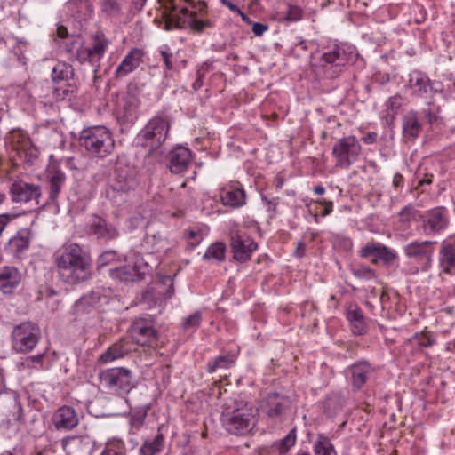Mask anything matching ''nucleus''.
I'll use <instances>...</instances> for the list:
<instances>
[{
	"label": "nucleus",
	"mask_w": 455,
	"mask_h": 455,
	"mask_svg": "<svg viewBox=\"0 0 455 455\" xmlns=\"http://www.w3.org/2000/svg\"><path fill=\"white\" fill-rule=\"evenodd\" d=\"M57 36L63 40L60 47L64 48L69 60H76L79 63L88 62L98 70L100 62L105 55L110 41L102 33H97L92 37V44H86L80 36H68L66 27L60 25L57 28Z\"/></svg>",
	"instance_id": "obj_2"
},
{
	"label": "nucleus",
	"mask_w": 455,
	"mask_h": 455,
	"mask_svg": "<svg viewBox=\"0 0 455 455\" xmlns=\"http://www.w3.org/2000/svg\"><path fill=\"white\" fill-rule=\"evenodd\" d=\"M412 340L416 341L419 347H432L435 343L432 333L426 329L421 332L415 333L412 337Z\"/></svg>",
	"instance_id": "obj_46"
},
{
	"label": "nucleus",
	"mask_w": 455,
	"mask_h": 455,
	"mask_svg": "<svg viewBox=\"0 0 455 455\" xmlns=\"http://www.w3.org/2000/svg\"><path fill=\"white\" fill-rule=\"evenodd\" d=\"M439 260L444 273L455 275V236H450L443 242Z\"/></svg>",
	"instance_id": "obj_25"
},
{
	"label": "nucleus",
	"mask_w": 455,
	"mask_h": 455,
	"mask_svg": "<svg viewBox=\"0 0 455 455\" xmlns=\"http://www.w3.org/2000/svg\"><path fill=\"white\" fill-rule=\"evenodd\" d=\"M46 178L50 186V198L55 200L64 186L66 176L55 164H52L47 169Z\"/></svg>",
	"instance_id": "obj_30"
},
{
	"label": "nucleus",
	"mask_w": 455,
	"mask_h": 455,
	"mask_svg": "<svg viewBox=\"0 0 455 455\" xmlns=\"http://www.w3.org/2000/svg\"><path fill=\"white\" fill-rule=\"evenodd\" d=\"M393 184L396 188L403 186V175L400 173H395L393 178Z\"/></svg>",
	"instance_id": "obj_58"
},
{
	"label": "nucleus",
	"mask_w": 455,
	"mask_h": 455,
	"mask_svg": "<svg viewBox=\"0 0 455 455\" xmlns=\"http://www.w3.org/2000/svg\"><path fill=\"white\" fill-rule=\"evenodd\" d=\"M306 206L315 223L319 222V214L325 217L333 211V203L326 199L310 200Z\"/></svg>",
	"instance_id": "obj_32"
},
{
	"label": "nucleus",
	"mask_w": 455,
	"mask_h": 455,
	"mask_svg": "<svg viewBox=\"0 0 455 455\" xmlns=\"http://www.w3.org/2000/svg\"><path fill=\"white\" fill-rule=\"evenodd\" d=\"M116 258V254L115 251H106L102 253L99 258V262L100 266H105L110 264Z\"/></svg>",
	"instance_id": "obj_55"
},
{
	"label": "nucleus",
	"mask_w": 455,
	"mask_h": 455,
	"mask_svg": "<svg viewBox=\"0 0 455 455\" xmlns=\"http://www.w3.org/2000/svg\"><path fill=\"white\" fill-rule=\"evenodd\" d=\"M159 52L162 56L163 61L164 63L165 68L167 70H172L173 69V63H172V53L170 52V49L167 45H164L160 48Z\"/></svg>",
	"instance_id": "obj_53"
},
{
	"label": "nucleus",
	"mask_w": 455,
	"mask_h": 455,
	"mask_svg": "<svg viewBox=\"0 0 455 455\" xmlns=\"http://www.w3.org/2000/svg\"><path fill=\"white\" fill-rule=\"evenodd\" d=\"M204 235L199 228H191L186 231V238L191 248L197 246L203 240Z\"/></svg>",
	"instance_id": "obj_47"
},
{
	"label": "nucleus",
	"mask_w": 455,
	"mask_h": 455,
	"mask_svg": "<svg viewBox=\"0 0 455 455\" xmlns=\"http://www.w3.org/2000/svg\"><path fill=\"white\" fill-rule=\"evenodd\" d=\"M165 437L158 432L154 438L145 440L139 449V455H157L164 445Z\"/></svg>",
	"instance_id": "obj_33"
},
{
	"label": "nucleus",
	"mask_w": 455,
	"mask_h": 455,
	"mask_svg": "<svg viewBox=\"0 0 455 455\" xmlns=\"http://www.w3.org/2000/svg\"><path fill=\"white\" fill-rule=\"evenodd\" d=\"M375 137H376V134L372 133V134H368L367 138L364 139V141L366 143H371L374 141L375 140Z\"/></svg>",
	"instance_id": "obj_62"
},
{
	"label": "nucleus",
	"mask_w": 455,
	"mask_h": 455,
	"mask_svg": "<svg viewBox=\"0 0 455 455\" xmlns=\"http://www.w3.org/2000/svg\"><path fill=\"white\" fill-rule=\"evenodd\" d=\"M296 430H291L288 435L283 439L275 442L272 448L276 450L280 454L286 453L291 447H293L296 443Z\"/></svg>",
	"instance_id": "obj_43"
},
{
	"label": "nucleus",
	"mask_w": 455,
	"mask_h": 455,
	"mask_svg": "<svg viewBox=\"0 0 455 455\" xmlns=\"http://www.w3.org/2000/svg\"><path fill=\"white\" fill-rule=\"evenodd\" d=\"M100 379L106 387L119 395L128 394L134 387L132 371L124 367L106 370Z\"/></svg>",
	"instance_id": "obj_9"
},
{
	"label": "nucleus",
	"mask_w": 455,
	"mask_h": 455,
	"mask_svg": "<svg viewBox=\"0 0 455 455\" xmlns=\"http://www.w3.org/2000/svg\"><path fill=\"white\" fill-rule=\"evenodd\" d=\"M4 373L3 371L0 369V394L4 390Z\"/></svg>",
	"instance_id": "obj_61"
},
{
	"label": "nucleus",
	"mask_w": 455,
	"mask_h": 455,
	"mask_svg": "<svg viewBox=\"0 0 455 455\" xmlns=\"http://www.w3.org/2000/svg\"><path fill=\"white\" fill-rule=\"evenodd\" d=\"M220 1L223 5L228 7L229 9V11H231L232 12L237 13L241 17V19L247 24L253 23L250 20V18L243 12H242V10L237 5L234 4L231 1H229V0H220Z\"/></svg>",
	"instance_id": "obj_52"
},
{
	"label": "nucleus",
	"mask_w": 455,
	"mask_h": 455,
	"mask_svg": "<svg viewBox=\"0 0 455 455\" xmlns=\"http://www.w3.org/2000/svg\"><path fill=\"white\" fill-rule=\"evenodd\" d=\"M9 147L23 162L31 163L37 157L38 151L32 144L30 138L23 131L12 130L10 133Z\"/></svg>",
	"instance_id": "obj_14"
},
{
	"label": "nucleus",
	"mask_w": 455,
	"mask_h": 455,
	"mask_svg": "<svg viewBox=\"0 0 455 455\" xmlns=\"http://www.w3.org/2000/svg\"><path fill=\"white\" fill-rule=\"evenodd\" d=\"M168 158L170 171L172 173H181L190 164L192 153L189 148L179 146L170 151Z\"/></svg>",
	"instance_id": "obj_22"
},
{
	"label": "nucleus",
	"mask_w": 455,
	"mask_h": 455,
	"mask_svg": "<svg viewBox=\"0 0 455 455\" xmlns=\"http://www.w3.org/2000/svg\"><path fill=\"white\" fill-rule=\"evenodd\" d=\"M263 200L266 201V203L269 205V207L273 205V211H275L276 203H273L272 201L267 200L266 197H263Z\"/></svg>",
	"instance_id": "obj_64"
},
{
	"label": "nucleus",
	"mask_w": 455,
	"mask_h": 455,
	"mask_svg": "<svg viewBox=\"0 0 455 455\" xmlns=\"http://www.w3.org/2000/svg\"><path fill=\"white\" fill-rule=\"evenodd\" d=\"M422 212L411 204L404 206L398 213L399 222L406 225L411 221H421Z\"/></svg>",
	"instance_id": "obj_41"
},
{
	"label": "nucleus",
	"mask_w": 455,
	"mask_h": 455,
	"mask_svg": "<svg viewBox=\"0 0 455 455\" xmlns=\"http://www.w3.org/2000/svg\"><path fill=\"white\" fill-rule=\"evenodd\" d=\"M151 269L152 267L142 256L135 255L130 263L109 269V275L113 279L128 283L142 279Z\"/></svg>",
	"instance_id": "obj_11"
},
{
	"label": "nucleus",
	"mask_w": 455,
	"mask_h": 455,
	"mask_svg": "<svg viewBox=\"0 0 455 455\" xmlns=\"http://www.w3.org/2000/svg\"><path fill=\"white\" fill-rule=\"evenodd\" d=\"M255 417V409L244 403L232 411L225 410L221 415V422L230 434L244 435L249 433L254 426Z\"/></svg>",
	"instance_id": "obj_5"
},
{
	"label": "nucleus",
	"mask_w": 455,
	"mask_h": 455,
	"mask_svg": "<svg viewBox=\"0 0 455 455\" xmlns=\"http://www.w3.org/2000/svg\"><path fill=\"white\" fill-rule=\"evenodd\" d=\"M353 275L363 280H371L376 278V273L374 270L368 267H360L353 269Z\"/></svg>",
	"instance_id": "obj_51"
},
{
	"label": "nucleus",
	"mask_w": 455,
	"mask_h": 455,
	"mask_svg": "<svg viewBox=\"0 0 455 455\" xmlns=\"http://www.w3.org/2000/svg\"><path fill=\"white\" fill-rule=\"evenodd\" d=\"M435 243L431 241H414L404 246L403 252L407 258L415 260L418 270L427 271L432 262Z\"/></svg>",
	"instance_id": "obj_13"
},
{
	"label": "nucleus",
	"mask_w": 455,
	"mask_h": 455,
	"mask_svg": "<svg viewBox=\"0 0 455 455\" xmlns=\"http://www.w3.org/2000/svg\"><path fill=\"white\" fill-rule=\"evenodd\" d=\"M162 8L165 30L190 28L196 32H202L213 26V23L205 18L207 6L204 2L163 0Z\"/></svg>",
	"instance_id": "obj_1"
},
{
	"label": "nucleus",
	"mask_w": 455,
	"mask_h": 455,
	"mask_svg": "<svg viewBox=\"0 0 455 455\" xmlns=\"http://www.w3.org/2000/svg\"><path fill=\"white\" fill-rule=\"evenodd\" d=\"M251 25H252V32L257 36H262L268 29V27L267 25L259 23V22H255V23H252Z\"/></svg>",
	"instance_id": "obj_57"
},
{
	"label": "nucleus",
	"mask_w": 455,
	"mask_h": 455,
	"mask_svg": "<svg viewBox=\"0 0 455 455\" xmlns=\"http://www.w3.org/2000/svg\"><path fill=\"white\" fill-rule=\"evenodd\" d=\"M16 216L12 214H1L0 215V236L2 235L5 227L8 225V223L13 220Z\"/></svg>",
	"instance_id": "obj_56"
},
{
	"label": "nucleus",
	"mask_w": 455,
	"mask_h": 455,
	"mask_svg": "<svg viewBox=\"0 0 455 455\" xmlns=\"http://www.w3.org/2000/svg\"><path fill=\"white\" fill-rule=\"evenodd\" d=\"M21 273L14 267H4L0 269V291L5 294L12 293L21 281Z\"/></svg>",
	"instance_id": "obj_27"
},
{
	"label": "nucleus",
	"mask_w": 455,
	"mask_h": 455,
	"mask_svg": "<svg viewBox=\"0 0 455 455\" xmlns=\"http://www.w3.org/2000/svg\"><path fill=\"white\" fill-rule=\"evenodd\" d=\"M353 57L350 47L335 44L322 55L323 66L331 70L330 76H337L342 71V68L353 60Z\"/></svg>",
	"instance_id": "obj_12"
},
{
	"label": "nucleus",
	"mask_w": 455,
	"mask_h": 455,
	"mask_svg": "<svg viewBox=\"0 0 455 455\" xmlns=\"http://www.w3.org/2000/svg\"><path fill=\"white\" fill-rule=\"evenodd\" d=\"M101 12L108 18H119L123 14L120 0H100Z\"/></svg>",
	"instance_id": "obj_38"
},
{
	"label": "nucleus",
	"mask_w": 455,
	"mask_h": 455,
	"mask_svg": "<svg viewBox=\"0 0 455 455\" xmlns=\"http://www.w3.org/2000/svg\"><path fill=\"white\" fill-rule=\"evenodd\" d=\"M210 65L208 63H204L196 71V79L192 84V88L194 91L199 90L204 84V79L209 71Z\"/></svg>",
	"instance_id": "obj_50"
},
{
	"label": "nucleus",
	"mask_w": 455,
	"mask_h": 455,
	"mask_svg": "<svg viewBox=\"0 0 455 455\" xmlns=\"http://www.w3.org/2000/svg\"><path fill=\"white\" fill-rule=\"evenodd\" d=\"M422 229L425 235H435L444 231L449 226L448 211L444 207H435L422 212Z\"/></svg>",
	"instance_id": "obj_15"
},
{
	"label": "nucleus",
	"mask_w": 455,
	"mask_h": 455,
	"mask_svg": "<svg viewBox=\"0 0 455 455\" xmlns=\"http://www.w3.org/2000/svg\"><path fill=\"white\" fill-rule=\"evenodd\" d=\"M350 371L354 387L360 389L364 385L371 373L370 364L366 362L358 363L354 364Z\"/></svg>",
	"instance_id": "obj_34"
},
{
	"label": "nucleus",
	"mask_w": 455,
	"mask_h": 455,
	"mask_svg": "<svg viewBox=\"0 0 455 455\" xmlns=\"http://www.w3.org/2000/svg\"><path fill=\"white\" fill-rule=\"evenodd\" d=\"M69 7L74 10L77 9V12H81L83 16H90L92 12V6L89 0H72Z\"/></svg>",
	"instance_id": "obj_48"
},
{
	"label": "nucleus",
	"mask_w": 455,
	"mask_h": 455,
	"mask_svg": "<svg viewBox=\"0 0 455 455\" xmlns=\"http://www.w3.org/2000/svg\"><path fill=\"white\" fill-rule=\"evenodd\" d=\"M202 321V314L200 311H196L192 315L184 318L182 326L185 330L197 328Z\"/></svg>",
	"instance_id": "obj_49"
},
{
	"label": "nucleus",
	"mask_w": 455,
	"mask_h": 455,
	"mask_svg": "<svg viewBox=\"0 0 455 455\" xmlns=\"http://www.w3.org/2000/svg\"><path fill=\"white\" fill-rule=\"evenodd\" d=\"M74 76L75 72L73 67L65 61L57 62L52 68L51 74L54 83L68 81L72 79Z\"/></svg>",
	"instance_id": "obj_35"
},
{
	"label": "nucleus",
	"mask_w": 455,
	"mask_h": 455,
	"mask_svg": "<svg viewBox=\"0 0 455 455\" xmlns=\"http://www.w3.org/2000/svg\"><path fill=\"white\" fill-rule=\"evenodd\" d=\"M131 334L132 339L138 345L153 347L157 344V331L147 323L138 322L134 323Z\"/></svg>",
	"instance_id": "obj_21"
},
{
	"label": "nucleus",
	"mask_w": 455,
	"mask_h": 455,
	"mask_svg": "<svg viewBox=\"0 0 455 455\" xmlns=\"http://www.w3.org/2000/svg\"><path fill=\"white\" fill-rule=\"evenodd\" d=\"M429 79L421 73L414 72L410 77V86L419 96H422L429 88Z\"/></svg>",
	"instance_id": "obj_39"
},
{
	"label": "nucleus",
	"mask_w": 455,
	"mask_h": 455,
	"mask_svg": "<svg viewBox=\"0 0 455 455\" xmlns=\"http://www.w3.org/2000/svg\"><path fill=\"white\" fill-rule=\"evenodd\" d=\"M11 195L13 201L26 203L36 199L40 192L38 186L20 181L12 185Z\"/></svg>",
	"instance_id": "obj_26"
},
{
	"label": "nucleus",
	"mask_w": 455,
	"mask_h": 455,
	"mask_svg": "<svg viewBox=\"0 0 455 455\" xmlns=\"http://www.w3.org/2000/svg\"><path fill=\"white\" fill-rule=\"evenodd\" d=\"M169 128L170 124L166 118L156 116L138 133L136 141L149 151L156 150L165 141Z\"/></svg>",
	"instance_id": "obj_6"
},
{
	"label": "nucleus",
	"mask_w": 455,
	"mask_h": 455,
	"mask_svg": "<svg viewBox=\"0 0 455 455\" xmlns=\"http://www.w3.org/2000/svg\"><path fill=\"white\" fill-rule=\"evenodd\" d=\"M235 356L233 354L216 356L208 362L207 371L210 373H213L218 370L229 369L235 365Z\"/></svg>",
	"instance_id": "obj_36"
},
{
	"label": "nucleus",
	"mask_w": 455,
	"mask_h": 455,
	"mask_svg": "<svg viewBox=\"0 0 455 455\" xmlns=\"http://www.w3.org/2000/svg\"><path fill=\"white\" fill-rule=\"evenodd\" d=\"M133 186L134 180L123 172H118L110 183V188L119 193L127 192L132 188Z\"/></svg>",
	"instance_id": "obj_40"
},
{
	"label": "nucleus",
	"mask_w": 455,
	"mask_h": 455,
	"mask_svg": "<svg viewBox=\"0 0 455 455\" xmlns=\"http://www.w3.org/2000/svg\"><path fill=\"white\" fill-rule=\"evenodd\" d=\"M231 250L235 260L245 262L251 258V254L258 249V244L248 234L245 228H235L230 231Z\"/></svg>",
	"instance_id": "obj_10"
},
{
	"label": "nucleus",
	"mask_w": 455,
	"mask_h": 455,
	"mask_svg": "<svg viewBox=\"0 0 455 455\" xmlns=\"http://www.w3.org/2000/svg\"><path fill=\"white\" fill-rule=\"evenodd\" d=\"M362 258H371V263L377 264L379 260L386 264L395 261L398 256L395 251L376 242H368L359 251Z\"/></svg>",
	"instance_id": "obj_16"
},
{
	"label": "nucleus",
	"mask_w": 455,
	"mask_h": 455,
	"mask_svg": "<svg viewBox=\"0 0 455 455\" xmlns=\"http://www.w3.org/2000/svg\"><path fill=\"white\" fill-rule=\"evenodd\" d=\"M89 228L99 238L113 239L118 235L117 229L98 215H93L91 218Z\"/></svg>",
	"instance_id": "obj_28"
},
{
	"label": "nucleus",
	"mask_w": 455,
	"mask_h": 455,
	"mask_svg": "<svg viewBox=\"0 0 455 455\" xmlns=\"http://www.w3.org/2000/svg\"><path fill=\"white\" fill-rule=\"evenodd\" d=\"M314 192L316 194V195H323L324 192H325V188L322 185H318L316 187H315L314 188Z\"/></svg>",
	"instance_id": "obj_59"
},
{
	"label": "nucleus",
	"mask_w": 455,
	"mask_h": 455,
	"mask_svg": "<svg viewBox=\"0 0 455 455\" xmlns=\"http://www.w3.org/2000/svg\"><path fill=\"white\" fill-rule=\"evenodd\" d=\"M346 315L354 334L363 335L367 332V324L363 314L357 305L350 304L347 308Z\"/></svg>",
	"instance_id": "obj_29"
},
{
	"label": "nucleus",
	"mask_w": 455,
	"mask_h": 455,
	"mask_svg": "<svg viewBox=\"0 0 455 455\" xmlns=\"http://www.w3.org/2000/svg\"><path fill=\"white\" fill-rule=\"evenodd\" d=\"M303 11L300 7L291 5L287 12L286 20L291 22L299 20L302 18Z\"/></svg>",
	"instance_id": "obj_54"
},
{
	"label": "nucleus",
	"mask_w": 455,
	"mask_h": 455,
	"mask_svg": "<svg viewBox=\"0 0 455 455\" xmlns=\"http://www.w3.org/2000/svg\"><path fill=\"white\" fill-rule=\"evenodd\" d=\"M33 233L30 228H20L8 241L5 251L16 259H22L29 249Z\"/></svg>",
	"instance_id": "obj_17"
},
{
	"label": "nucleus",
	"mask_w": 455,
	"mask_h": 455,
	"mask_svg": "<svg viewBox=\"0 0 455 455\" xmlns=\"http://www.w3.org/2000/svg\"><path fill=\"white\" fill-rule=\"evenodd\" d=\"M226 246L222 243L212 244L204 255V259H215L218 262L225 259Z\"/></svg>",
	"instance_id": "obj_45"
},
{
	"label": "nucleus",
	"mask_w": 455,
	"mask_h": 455,
	"mask_svg": "<svg viewBox=\"0 0 455 455\" xmlns=\"http://www.w3.org/2000/svg\"><path fill=\"white\" fill-rule=\"evenodd\" d=\"M41 336L39 327L31 322L16 325L12 333V346L18 353H28L38 343Z\"/></svg>",
	"instance_id": "obj_8"
},
{
	"label": "nucleus",
	"mask_w": 455,
	"mask_h": 455,
	"mask_svg": "<svg viewBox=\"0 0 455 455\" xmlns=\"http://www.w3.org/2000/svg\"><path fill=\"white\" fill-rule=\"evenodd\" d=\"M220 196L224 205L238 208L245 204V192L238 182L222 185L220 188Z\"/></svg>",
	"instance_id": "obj_19"
},
{
	"label": "nucleus",
	"mask_w": 455,
	"mask_h": 455,
	"mask_svg": "<svg viewBox=\"0 0 455 455\" xmlns=\"http://www.w3.org/2000/svg\"><path fill=\"white\" fill-rule=\"evenodd\" d=\"M79 141L89 155L99 158L109 156L115 148L112 132L102 125L84 129Z\"/></svg>",
	"instance_id": "obj_4"
},
{
	"label": "nucleus",
	"mask_w": 455,
	"mask_h": 455,
	"mask_svg": "<svg viewBox=\"0 0 455 455\" xmlns=\"http://www.w3.org/2000/svg\"><path fill=\"white\" fill-rule=\"evenodd\" d=\"M44 354H39L34 356H28L23 361L19 363L20 371H27V370H44Z\"/></svg>",
	"instance_id": "obj_42"
},
{
	"label": "nucleus",
	"mask_w": 455,
	"mask_h": 455,
	"mask_svg": "<svg viewBox=\"0 0 455 455\" xmlns=\"http://www.w3.org/2000/svg\"><path fill=\"white\" fill-rule=\"evenodd\" d=\"M290 401L278 394L268 395L260 403L259 411L268 418L280 417L289 406Z\"/></svg>",
	"instance_id": "obj_20"
},
{
	"label": "nucleus",
	"mask_w": 455,
	"mask_h": 455,
	"mask_svg": "<svg viewBox=\"0 0 455 455\" xmlns=\"http://www.w3.org/2000/svg\"><path fill=\"white\" fill-rule=\"evenodd\" d=\"M315 455H338L329 437L318 434L313 445Z\"/></svg>",
	"instance_id": "obj_37"
},
{
	"label": "nucleus",
	"mask_w": 455,
	"mask_h": 455,
	"mask_svg": "<svg viewBox=\"0 0 455 455\" xmlns=\"http://www.w3.org/2000/svg\"><path fill=\"white\" fill-rule=\"evenodd\" d=\"M421 132V124L416 112L410 111L403 117V135L408 140H414Z\"/></svg>",
	"instance_id": "obj_31"
},
{
	"label": "nucleus",
	"mask_w": 455,
	"mask_h": 455,
	"mask_svg": "<svg viewBox=\"0 0 455 455\" xmlns=\"http://www.w3.org/2000/svg\"><path fill=\"white\" fill-rule=\"evenodd\" d=\"M304 249V243H299L298 244V250H297V254L298 256L301 257L303 256V253L302 252H299V251L303 250Z\"/></svg>",
	"instance_id": "obj_63"
},
{
	"label": "nucleus",
	"mask_w": 455,
	"mask_h": 455,
	"mask_svg": "<svg viewBox=\"0 0 455 455\" xmlns=\"http://www.w3.org/2000/svg\"><path fill=\"white\" fill-rule=\"evenodd\" d=\"M100 455H126L125 444L121 439L112 438L106 443Z\"/></svg>",
	"instance_id": "obj_44"
},
{
	"label": "nucleus",
	"mask_w": 455,
	"mask_h": 455,
	"mask_svg": "<svg viewBox=\"0 0 455 455\" xmlns=\"http://www.w3.org/2000/svg\"><path fill=\"white\" fill-rule=\"evenodd\" d=\"M59 277L66 283L76 284L91 275V258L77 243L62 245L54 254Z\"/></svg>",
	"instance_id": "obj_3"
},
{
	"label": "nucleus",
	"mask_w": 455,
	"mask_h": 455,
	"mask_svg": "<svg viewBox=\"0 0 455 455\" xmlns=\"http://www.w3.org/2000/svg\"><path fill=\"white\" fill-rule=\"evenodd\" d=\"M432 177H433L432 175H429V176L427 175V177L425 179L421 180L419 182V186H423L424 184H431L432 183Z\"/></svg>",
	"instance_id": "obj_60"
},
{
	"label": "nucleus",
	"mask_w": 455,
	"mask_h": 455,
	"mask_svg": "<svg viewBox=\"0 0 455 455\" xmlns=\"http://www.w3.org/2000/svg\"><path fill=\"white\" fill-rule=\"evenodd\" d=\"M362 151L359 140L355 136H347L335 142L331 155L335 166L339 169H348L357 161Z\"/></svg>",
	"instance_id": "obj_7"
},
{
	"label": "nucleus",
	"mask_w": 455,
	"mask_h": 455,
	"mask_svg": "<svg viewBox=\"0 0 455 455\" xmlns=\"http://www.w3.org/2000/svg\"><path fill=\"white\" fill-rule=\"evenodd\" d=\"M132 349V343L130 340L126 339H121L116 343L111 345L104 353H102L100 355L98 361L101 364H107L117 359L123 358Z\"/></svg>",
	"instance_id": "obj_24"
},
{
	"label": "nucleus",
	"mask_w": 455,
	"mask_h": 455,
	"mask_svg": "<svg viewBox=\"0 0 455 455\" xmlns=\"http://www.w3.org/2000/svg\"><path fill=\"white\" fill-rule=\"evenodd\" d=\"M145 52L142 49L133 47L124 57L115 71L116 78H123L134 72L143 62Z\"/></svg>",
	"instance_id": "obj_18"
},
{
	"label": "nucleus",
	"mask_w": 455,
	"mask_h": 455,
	"mask_svg": "<svg viewBox=\"0 0 455 455\" xmlns=\"http://www.w3.org/2000/svg\"><path fill=\"white\" fill-rule=\"evenodd\" d=\"M76 411L69 406H62L52 416V423L58 430H71L78 425Z\"/></svg>",
	"instance_id": "obj_23"
}]
</instances>
